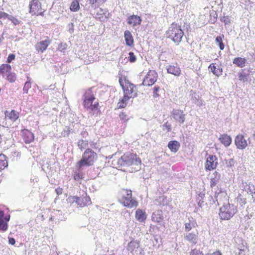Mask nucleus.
<instances>
[{"label": "nucleus", "instance_id": "f257e3e1", "mask_svg": "<svg viewBox=\"0 0 255 255\" xmlns=\"http://www.w3.org/2000/svg\"><path fill=\"white\" fill-rule=\"evenodd\" d=\"M115 162L117 167L123 168L124 170L127 167H130L131 172L137 171L141 169V160L135 153L126 152Z\"/></svg>", "mask_w": 255, "mask_h": 255}, {"label": "nucleus", "instance_id": "f03ea898", "mask_svg": "<svg viewBox=\"0 0 255 255\" xmlns=\"http://www.w3.org/2000/svg\"><path fill=\"white\" fill-rule=\"evenodd\" d=\"M97 157V154L91 149L88 148L84 152L82 158L77 164L78 170H82L85 166H90L93 164L94 159Z\"/></svg>", "mask_w": 255, "mask_h": 255}, {"label": "nucleus", "instance_id": "7ed1b4c3", "mask_svg": "<svg viewBox=\"0 0 255 255\" xmlns=\"http://www.w3.org/2000/svg\"><path fill=\"white\" fill-rule=\"evenodd\" d=\"M166 35L176 44H179L184 35V32L180 26L173 23L167 31Z\"/></svg>", "mask_w": 255, "mask_h": 255}, {"label": "nucleus", "instance_id": "20e7f679", "mask_svg": "<svg viewBox=\"0 0 255 255\" xmlns=\"http://www.w3.org/2000/svg\"><path fill=\"white\" fill-rule=\"evenodd\" d=\"M238 209L233 204L228 203L220 209L219 216L222 220H228L237 212Z\"/></svg>", "mask_w": 255, "mask_h": 255}, {"label": "nucleus", "instance_id": "39448f33", "mask_svg": "<svg viewBox=\"0 0 255 255\" xmlns=\"http://www.w3.org/2000/svg\"><path fill=\"white\" fill-rule=\"evenodd\" d=\"M121 202L124 206L130 208H135L138 205V202L132 198V193L130 190H127L123 191Z\"/></svg>", "mask_w": 255, "mask_h": 255}, {"label": "nucleus", "instance_id": "423d86ee", "mask_svg": "<svg viewBox=\"0 0 255 255\" xmlns=\"http://www.w3.org/2000/svg\"><path fill=\"white\" fill-rule=\"evenodd\" d=\"M157 74L154 70H150L146 75L143 82L144 86H150L155 83L157 80Z\"/></svg>", "mask_w": 255, "mask_h": 255}, {"label": "nucleus", "instance_id": "0eeeda50", "mask_svg": "<svg viewBox=\"0 0 255 255\" xmlns=\"http://www.w3.org/2000/svg\"><path fill=\"white\" fill-rule=\"evenodd\" d=\"M29 12L31 15H35L37 13L42 10L41 3L39 0H31L28 5Z\"/></svg>", "mask_w": 255, "mask_h": 255}, {"label": "nucleus", "instance_id": "6e6552de", "mask_svg": "<svg viewBox=\"0 0 255 255\" xmlns=\"http://www.w3.org/2000/svg\"><path fill=\"white\" fill-rule=\"evenodd\" d=\"M124 94L128 95L129 97L133 98L137 96L136 88L135 85L128 81L126 82L125 87L123 89Z\"/></svg>", "mask_w": 255, "mask_h": 255}, {"label": "nucleus", "instance_id": "1a4fd4ad", "mask_svg": "<svg viewBox=\"0 0 255 255\" xmlns=\"http://www.w3.org/2000/svg\"><path fill=\"white\" fill-rule=\"evenodd\" d=\"M171 116L174 120L180 125L184 123L185 120V114L183 111L173 109L171 112Z\"/></svg>", "mask_w": 255, "mask_h": 255}, {"label": "nucleus", "instance_id": "9d476101", "mask_svg": "<svg viewBox=\"0 0 255 255\" xmlns=\"http://www.w3.org/2000/svg\"><path fill=\"white\" fill-rule=\"evenodd\" d=\"M235 144L237 148L240 149H244L248 146V142L242 134L237 135L235 139Z\"/></svg>", "mask_w": 255, "mask_h": 255}, {"label": "nucleus", "instance_id": "9b49d317", "mask_svg": "<svg viewBox=\"0 0 255 255\" xmlns=\"http://www.w3.org/2000/svg\"><path fill=\"white\" fill-rule=\"evenodd\" d=\"M217 158L215 155H209L207 158L205 167L207 170H211L216 168L217 162Z\"/></svg>", "mask_w": 255, "mask_h": 255}, {"label": "nucleus", "instance_id": "f8f14e48", "mask_svg": "<svg viewBox=\"0 0 255 255\" xmlns=\"http://www.w3.org/2000/svg\"><path fill=\"white\" fill-rule=\"evenodd\" d=\"M73 200V203L75 202L80 207L87 206L91 204L90 198L87 195L81 197H74Z\"/></svg>", "mask_w": 255, "mask_h": 255}, {"label": "nucleus", "instance_id": "ddd939ff", "mask_svg": "<svg viewBox=\"0 0 255 255\" xmlns=\"http://www.w3.org/2000/svg\"><path fill=\"white\" fill-rule=\"evenodd\" d=\"M184 239L193 245H196L198 241V233L197 231L187 233L184 235Z\"/></svg>", "mask_w": 255, "mask_h": 255}, {"label": "nucleus", "instance_id": "4468645a", "mask_svg": "<svg viewBox=\"0 0 255 255\" xmlns=\"http://www.w3.org/2000/svg\"><path fill=\"white\" fill-rule=\"evenodd\" d=\"M50 43V40L47 38L46 39L42 40L37 43L35 45L36 50L38 52L43 53L47 49V47Z\"/></svg>", "mask_w": 255, "mask_h": 255}, {"label": "nucleus", "instance_id": "2eb2a0df", "mask_svg": "<svg viewBox=\"0 0 255 255\" xmlns=\"http://www.w3.org/2000/svg\"><path fill=\"white\" fill-rule=\"evenodd\" d=\"M141 21V17L134 14L129 16L127 19L128 23L129 25H132L133 27L140 25Z\"/></svg>", "mask_w": 255, "mask_h": 255}, {"label": "nucleus", "instance_id": "dca6fc26", "mask_svg": "<svg viewBox=\"0 0 255 255\" xmlns=\"http://www.w3.org/2000/svg\"><path fill=\"white\" fill-rule=\"evenodd\" d=\"M209 69L212 73L217 77H219L222 75L223 68L221 66L217 65L216 63H211L208 67Z\"/></svg>", "mask_w": 255, "mask_h": 255}, {"label": "nucleus", "instance_id": "f3484780", "mask_svg": "<svg viewBox=\"0 0 255 255\" xmlns=\"http://www.w3.org/2000/svg\"><path fill=\"white\" fill-rule=\"evenodd\" d=\"M95 100L91 99H84V106L85 108L88 110H90L92 111H94L98 109L99 103L98 102H95L93 104V101Z\"/></svg>", "mask_w": 255, "mask_h": 255}, {"label": "nucleus", "instance_id": "a211bd4d", "mask_svg": "<svg viewBox=\"0 0 255 255\" xmlns=\"http://www.w3.org/2000/svg\"><path fill=\"white\" fill-rule=\"evenodd\" d=\"M5 118L10 121L15 122L19 118V113L15 110H11L10 112L6 111L5 112Z\"/></svg>", "mask_w": 255, "mask_h": 255}, {"label": "nucleus", "instance_id": "6ab92c4d", "mask_svg": "<svg viewBox=\"0 0 255 255\" xmlns=\"http://www.w3.org/2000/svg\"><path fill=\"white\" fill-rule=\"evenodd\" d=\"M214 196L218 204H219V202H221L224 199H226L227 198L226 192L221 189H218L215 192Z\"/></svg>", "mask_w": 255, "mask_h": 255}, {"label": "nucleus", "instance_id": "aec40b11", "mask_svg": "<svg viewBox=\"0 0 255 255\" xmlns=\"http://www.w3.org/2000/svg\"><path fill=\"white\" fill-rule=\"evenodd\" d=\"M219 139L226 147L230 146L232 141L231 137L226 134H221L219 137Z\"/></svg>", "mask_w": 255, "mask_h": 255}, {"label": "nucleus", "instance_id": "412c9836", "mask_svg": "<svg viewBox=\"0 0 255 255\" xmlns=\"http://www.w3.org/2000/svg\"><path fill=\"white\" fill-rule=\"evenodd\" d=\"M146 214L145 211L138 209L135 212V218L140 223L144 222L146 219Z\"/></svg>", "mask_w": 255, "mask_h": 255}, {"label": "nucleus", "instance_id": "4be33fe9", "mask_svg": "<svg viewBox=\"0 0 255 255\" xmlns=\"http://www.w3.org/2000/svg\"><path fill=\"white\" fill-rule=\"evenodd\" d=\"M0 15L1 18H7L8 19L11 21V22L13 23L14 25H16L20 23V20L17 19V18L13 16L12 15H9L7 13L0 11Z\"/></svg>", "mask_w": 255, "mask_h": 255}, {"label": "nucleus", "instance_id": "5701e85b", "mask_svg": "<svg viewBox=\"0 0 255 255\" xmlns=\"http://www.w3.org/2000/svg\"><path fill=\"white\" fill-rule=\"evenodd\" d=\"M167 72L168 73L173 74L176 76H179L180 75L181 70L180 67L176 64L175 65H170L167 68Z\"/></svg>", "mask_w": 255, "mask_h": 255}, {"label": "nucleus", "instance_id": "b1692460", "mask_svg": "<svg viewBox=\"0 0 255 255\" xmlns=\"http://www.w3.org/2000/svg\"><path fill=\"white\" fill-rule=\"evenodd\" d=\"M34 134L29 130H25L23 133V139L26 143H29L34 140Z\"/></svg>", "mask_w": 255, "mask_h": 255}, {"label": "nucleus", "instance_id": "393cba45", "mask_svg": "<svg viewBox=\"0 0 255 255\" xmlns=\"http://www.w3.org/2000/svg\"><path fill=\"white\" fill-rule=\"evenodd\" d=\"M124 37L127 45L131 46L133 45V38L131 32L128 30H126L124 32Z\"/></svg>", "mask_w": 255, "mask_h": 255}, {"label": "nucleus", "instance_id": "a878e982", "mask_svg": "<svg viewBox=\"0 0 255 255\" xmlns=\"http://www.w3.org/2000/svg\"><path fill=\"white\" fill-rule=\"evenodd\" d=\"M180 146L179 142L176 140H172L168 142V147L173 152H177Z\"/></svg>", "mask_w": 255, "mask_h": 255}, {"label": "nucleus", "instance_id": "bb28decb", "mask_svg": "<svg viewBox=\"0 0 255 255\" xmlns=\"http://www.w3.org/2000/svg\"><path fill=\"white\" fill-rule=\"evenodd\" d=\"M139 241L132 240L128 244L127 250L132 253L139 247Z\"/></svg>", "mask_w": 255, "mask_h": 255}, {"label": "nucleus", "instance_id": "cd10ccee", "mask_svg": "<svg viewBox=\"0 0 255 255\" xmlns=\"http://www.w3.org/2000/svg\"><path fill=\"white\" fill-rule=\"evenodd\" d=\"M4 213L0 210V231L5 232L8 228L7 223L3 221Z\"/></svg>", "mask_w": 255, "mask_h": 255}, {"label": "nucleus", "instance_id": "c85d7f7f", "mask_svg": "<svg viewBox=\"0 0 255 255\" xmlns=\"http://www.w3.org/2000/svg\"><path fill=\"white\" fill-rule=\"evenodd\" d=\"M11 70V66L7 64H2L0 66V76L3 77L8 74Z\"/></svg>", "mask_w": 255, "mask_h": 255}, {"label": "nucleus", "instance_id": "c756f323", "mask_svg": "<svg viewBox=\"0 0 255 255\" xmlns=\"http://www.w3.org/2000/svg\"><path fill=\"white\" fill-rule=\"evenodd\" d=\"M247 60L245 58L236 57L233 60V63L240 68H243L246 65Z\"/></svg>", "mask_w": 255, "mask_h": 255}, {"label": "nucleus", "instance_id": "7c9ffc66", "mask_svg": "<svg viewBox=\"0 0 255 255\" xmlns=\"http://www.w3.org/2000/svg\"><path fill=\"white\" fill-rule=\"evenodd\" d=\"M196 225V222L193 218L188 219V222L185 224V231L187 232L190 231L193 228H195Z\"/></svg>", "mask_w": 255, "mask_h": 255}, {"label": "nucleus", "instance_id": "2f4dec72", "mask_svg": "<svg viewBox=\"0 0 255 255\" xmlns=\"http://www.w3.org/2000/svg\"><path fill=\"white\" fill-rule=\"evenodd\" d=\"M249 74L245 72V69H242L238 73V77L240 81L245 83L248 81Z\"/></svg>", "mask_w": 255, "mask_h": 255}, {"label": "nucleus", "instance_id": "473e14b6", "mask_svg": "<svg viewBox=\"0 0 255 255\" xmlns=\"http://www.w3.org/2000/svg\"><path fill=\"white\" fill-rule=\"evenodd\" d=\"M213 175L214 177L211 179L210 181V186L211 188H213L216 185L217 183L219 182L221 177L220 174L217 172H215L213 173Z\"/></svg>", "mask_w": 255, "mask_h": 255}, {"label": "nucleus", "instance_id": "72a5a7b5", "mask_svg": "<svg viewBox=\"0 0 255 255\" xmlns=\"http://www.w3.org/2000/svg\"><path fill=\"white\" fill-rule=\"evenodd\" d=\"M8 166L6 157L3 154H0V169L2 170Z\"/></svg>", "mask_w": 255, "mask_h": 255}, {"label": "nucleus", "instance_id": "f704fd0d", "mask_svg": "<svg viewBox=\"0 0 255 255\" xmlns=\"http://www.w3.org/2000/svg\"><path fill=\"white\" fill-rule=\"evenodd\" d=\"M83 98L84 99L95 100L94 93L92 91V88H90L86 91L83 95Z\"/></svg>", "mask_w": 255, "mask_h": 255}, {"label": "nucleus", "instance_id": "c9c22d12", "mask_svg": "<svg viewBox=\"0 0 255 255\" xmlns=\"http://www.w3.org/2000/svg\"><path fill=\"white\" fill-rule=\"evenodd\" d=\"M224 38V35H219L216 37L215 39L216 43L219 46L220 49L221 50H223L224 49L225 46L223 42V38Z\"/></svg>", "mask_w": 255, "mask_h": 255}, {"label": "nucleus", "instance_id": "e433bc0d", "mask_svg": "<svg viewBox=\"0 0 255 255\" xmlns=\"http://www.w3.org/2000/svg\"><path fill=\"white\" fill-rule=\"evenodd\" d=\"M161 211H158L157 213H153L152 215V220L154 222L159 223L162 220V216L161 215Z\"/></svg>", "mask_w": 255, "mask_h": 255}, {"label": "nucleus", "instance_id": "4c0bfd02", "mask_svg": "<svg viewBox=\"0 0 255 255\" xmlns=\"http://www.w3.org/2000/svg\"><path fill=\"white\" fill-rule=\"evenodd\" d=\"M31 87V79L29 77H27V81L25 82L24 86L23 88L24 93H28V90Z\"/></svg>", "mask_w": 255, "mask_h": 255}, {"label": "nucleus", "instance_id": "58836bf2", "mask_svg": "<svg viewBox=\"0 0 255 255\" xmlns=\"http://www.w3.org/2000/svg\"><path fill=\"white\" fill-rule=\"evenodd\" d=\"M80 6L79 1L77 0H73L70 5V9L72 11H77L79 9Z\"/></svg>", "mask_w": 255, "mask_h": 255}, {"label": "nucleus", "instance_id": "ea45409f", "mask_svg": "<svg viewBox=\"0 0 255 255\" xmlns=\"http://www.w3.org/2000/svg\"><path fill=\"white\" fill-rule=\"evenodd\" d=\"M78 147L82 150L88 146V141L86 140H80L77 143Z\"/></svg>", "mask_w": 255, "mask_h": 255}, {"label": "nucleus", "instance_id": "a19ab883", "mask_svg": "<svg viewBox=\"0 0 255 255\" xmlns=\"http://www.w3.org/2000/svg\"><path fill=\"white\" fill-rule=\"evenodd\" d=\"M6 76L7 77V80L10 82H13L16 79L15 74L11 73V71Z\"/></svg>", "mask_w": 255, "mask_h": 255}, {"label": "nucleus", "instance_id": "79ce46f5", "mask_svg": "<svg viewBox=\"0 0 255 255\" xmlns=\"http://www.w3.org/2000/svg\"><path fill=\"white\" fill-rule=\"evenodd\" d=\"M79 170V172H77V171L75 172L74 175H73L74 180L76 181H77L81 180L83 178V174L82 173L80 172V170Z\"/></svg>", "mask_w": 255, "mask_h": 255}, {"label": "nucleus", "instance_id": "37998d69", "mask_svg": "<svg viewBox=\"0 0 255 255\" xmlns=\"http://www.w3.org/2000/svg\"><path fill=\"white\" fill-rule=\"evenodd\" d=\"M159 90L160 87L159 86H155L153 88V96L154 98H156L159 97V95L158 94Z\"/></svg>", "mask_w": 255, "mask_h": 255}, {"label": "nucleus", "instance_id": "c03bdc74", "mask_svg": "<svg viewBox=\"0 0 255 255\" xmlns=\"http://www.w3.org/2000/svg\"><path fill=\"white\" fill-rule=\"evenodd\" d=\"M128 60L130 63H133L136 61V58L132 52H130L128 53Z\"/></svg>", "mask_w": 255, "mask_h": 255}, {"label": "nucleus", "instance_id": "a18cd8bd", "mask_svg": "<svg viewBox=\"0 0 255 255\" xmlns=\"http://www.w3.org/2000/svg\"><path fill=\"white\" fill-rule=\"evenodd\" d=\"M190 255H204V254L199 250L193 249L190 251Z\"/></svg>", "mask_w": 255, "mask_h": 255}, {"label": "nucleus", "instance_id": "49530a36", "mask_svg": "<svg viewBox=\"0 0 255 255\" xmlns=\"http://www.w3.org/2000/svg\"><path fill=\"white\" fill-rule=\"evenodd\" d=\"M163 130L166 129L167 132H169V131H171V125L168 122H166L163 125Z\"/></svg>", "mask_w": 255, "mask_h": 255}, {"label": "nucleus", "instance_id": "de8ad7c7", "mask_svg": "<svg viewBox=\"0 0 255 255\" xmlns=\"http://www.w3.org/2000/svg\"><path fill=\"white\" fill-rule=\"evenodd\" d=\"M66 47H67V44L66 43H61L58 45V49L61 52H63L64 50L66 49Z\"/></svg>", "mask_w": 255, "mask_h": 255}, {"label": "nucleus", "instance_id": "09e8293b", "mask_svg": "<svg viewBox=\"0 0 255 255\" xmlns=\"http://www.w3.org/2000/svg\"><path fill=\"white\" fill-rule=\"evenodd\" d=\"M119 117L122 120L125 122L127 121L128 120L127 115H126L124 112L121 113L120 114Z\"/></svg>", "mask_w": 255, "mask_h": 255}, {"label": "nucleus", "instance_id": "8fccbe9b", "mask_svg": "<svg viewBox=\"0 0 255 255\" xmlns=\"http://www.w3.org/2000/svg\"><path fill=\"white\" fill-rule=\"evenodd\" d=\"M246 247L243 246V247H241V248H239V255H245L246 254Z\"/></svg>", "mask_w": 255, "mask_h": 255}, {"label": "nucleus", "instance_id": "3c124183", "mask_svg": "<svg viewBox=\"0 0 255 255\" xmlns=\"http://www.w3.org/2000/svg\"><path fill=\"white\" fill-rule=\"evenodd\" d=\"M15 56L13 54H10L7 58V62L10 63L13 60L15 59Z\"/></svg>", "mask_w": 255, "mask_h": 255}, {"label": "nucleus", "instance_id": "603ef678", "mask_svg": "<svg viewBox=\"0 0 255 255\" xmlns=\"http://www.w3.org/2000/svg\"><path fill=\"white\" fill-rule=\"evenodd\" d=\"M126 106L127 103L122 102L121 101L118 103V107L119 108H124L126 107Z\"/></svg>", "mask_w": 255, "mask_h": 255}, {"label": "nucleus", "instance_id": "864d4df0", "mask_svg": "<svg viewBox=\"0 0 255 255\" xmlns=\"http://www.w3.org/2000/svg\"><path fill=\"white\" fill-rule=\"evenodd\" d=\"M221 20L225 24L230 23V19L228 16H223L221 18Z\"/></svg>", "mask_w": 255, "mask_h": 255}, {"label": "nucleus", "instance_id": "5fc2aeb1", "mask_svg": "<svg viewBox=\"0 0 255 255\" xmlns=\"http://www.w3.org/2000/svg\"><path fill=\"white\" fill-rule=\"evenodd\" d=\"M69 128H65V129L64 130L63 132L62 133V135L64 136H68L69 134Z\"/></svg>", "mask_w": 255, "mask_h": 255}, {"label": "nucleus", "instance_id": "6e6d98bb", "mask_svg": "<svg viewBox=\"0 0 255 255\" xmlns=\"http://www.w3.org/2000/svg\"><path fill=\"white\" fill-rule=\"evenodd\" d=\"M206 255H222V253L219 251H216L212 253H208Z\"/></svg>", "mask_w": 255, "mask_h": 255}, {"label": "nucleus", "instance_id": "4d7b16f0", "mask_svg": "<svg viewBox=\"0 0 255 255\" xmlns=\"http://www.w3.org/2000/svg\"><path fill=\"white\" fill-rule=\"evenodd\" d=\"M99 0H89V3L92 6V7H96V3Z\"/></svg>", "mask_w": 255, "mask_h": 255}, {"label": "nucleus", "instance_id": "13d9d810", "mask_svg": "<svg viewBox=\"0 0 255 255\" xmlns=\"http://www.w3.org/2000/svg\"><path fill=\"white\" fill-rule=\"evenodd\" d=\"M130 98H131L129 97L128 95H127V94H124V96L122 100H121V101L126 103V102L128 101Z\"/></svg>", "mask_w": 255, "mask_h": 255}, {"label": "nucleus", "instance_id": "bf43d9fd", "mask_svg": "<svg viewBox=\"0 0 255 255\" xmlns=\"http://www.w3.org/2000/svg\"><path fill=\"white\" fill-rule=\"evenodd\" d=\"M8 242L9 244L13 245L15 243V241L13 238H8Z\"/></svg>", "mask_w": 255, "mask_h": 255}, {"label": "nucleus", "instance_id": "052dcab7", "mask_svg": "<svg viewBox=\"0 0 255 255\" xmlns=\"http://www.w3.org/2000/svg\"><path fill=\"white\" fill-rule=\"evenodd\" d=\"M119 83H120V84L121 86L122 87V89L123 90L124 89V88L125 87V86L124 85L123 81V80L121 78H120L119 79Z\"/></svg>", "mask_w": 255, "mask_h": 255}, {"label": "nucleus", "instance_id": "680f3d73", "mask_svg": "<svg viewBox=\"0 0 255 255\" xmlns=\"http://www.w3.org/2000/svg\"><path fill=\"white\" fill-rule=\"evenodd\" d=\"M57 195H59L62 193V189L61 188H57L55 190Z\"/></svg>", "mask_w": 255, "mask_h": 255}, {"label": "nucleus", "instance_id": "e2e57ef3", "mask_svg": "<svg viewBox=\"0 0 255 255\" xmlns=\"http://www.w3.org/2000/svg\"><path fill=\"white\" fill-rule=\"evenodd\" d=\"M255 191V189L254 190H252V189L250 188V187H249L248 188V193H250V194H251L252 195H253L254 194V192Z\"/></svg>", "mask_w": 255, "mask_h": 255}, {"label": "nucleus", "instance_id": "0e129e2a", "mask_svg": "<svg viewBox=\"0 0 255 255\" xmlns=\"http://www.w3.org/2000/svg\"><path fill=\"white\" fill-rule=\"evenodd\" d=\"M10 220V216H6V217H4V218H3V221H4L5 222L7 223V222H8Z\"/></svg>", "mask_w": 255, "mask_h": 255}, {"label": "nucleus", "instance_id": "69168bd1", "mask_svg": "<svg viewBox=\"0 0 255 255\" xmlns=\"http://www.w3.org/2000/svg\"><path fill=\"white\" fill-rule=\"evenodd\" d=\"M44 11H42V10H40V11H39L36 14H35L36 15H41V16H43L44 15Z\"/></svg>", "mask_w": 255, "mask_h": 255}, {"label": "nucleus", "instance_id": "338daca9", "mask_svg": "<svg viewBox=\"0 0 255 255\" xmlns=\"http://www.w3.org/2000/svg\"><path fill=\"white\" fill-rule=\"evenodd\" d=\"M81 135L83 137H86L88 135V132L86 131H84L81 132Z\"/></svg>", "mask_w": 255, "mask_h": 255}, {"label": "nucleus", "instance_id": "774afa93", "mask_svg": "<svg viewBox=\"0 0 255 255\" xmlns=\"http://www.w3.org/2000/svg\"><path fill=\"white\" fill-rule=\"evenodd\" d=\"M253 199L254 200V202L255 203V191L254 192V194L252 195Z\"/></svg>", "mask_w": 255, "mask_h": 255}]
</instances>
